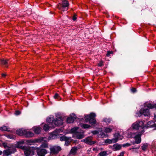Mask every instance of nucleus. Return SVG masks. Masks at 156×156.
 <instances>
[{
	"label": "nucleus",
	"instance_id": "obj_1",
	"mask_svg": "<svg viewBox=\"0 0 156 156\" xmlns=\"http://www.w3.org/2000/svg\"><path fill=\"white\" fill-rule=\"evenodd\" d=\"M96 114L94 112H91L90 114L85 115L84 119L86 122L89 123L93 126H95L97 123V121L95 119Z\"/></svg>",
	"mask_w": 156,
	"mask_h": 156
},
{
	"label": "nucleus",
	"instance_id": "obj_2",
	"mask_svg": "<svg viewBox=\"0 0 156 156\" xmlns=\"http://www.w3.org/2000/svg\"><path fill=\"white\" fill-rule=\"evenodd\" d=\"M36 147H27L25 146L24 150V154L25 156H32L34 154V151Z\"/></svg>",
	"mask_w": 156,
	"mask_h": 156
},
{
	"label": "nucleus",
	"instance_id": "obj_3",
	"mask_svg": "<svg viewBox=\"0 0 156 156\" xmlns=\"http://www.w3.org/2000/svg\"><path fill=\"white\" fill-rule=\"evenodd\" d=\"M69 5V2L64 0L62 2L61 4L59 3V5H58V8L62 11H64L68 10Z\"/></svg>",
	"mask_w": 156,
	"mask_h": 156
},
{
	"label": "nucleus",
	"instance_id": "obj_4",
	"mask_svg": "<svg viewBox=\"0 0 156 156\" xmlns=\"http://www.w3.org/2000/svg\"><path fill=\"white\" fill-rule=\"evenodd\" d=\"M144 132V130L143 129L141 131L138 132L136 134L134 137V139L135 140V141L133 143V144L134 145L135 144H138L141 143V137Z\"/></svg>",
	"mask_w": 156,
	"mask_h": 156
},
{
	"label": "nucleus",
	"instance_id": "obj_5",
	"mask_svg": "<svg viewBox=\"0 0 156 156\" xmlns=\"http://www.w3.org/2000/svg\"><path fill=\"white\" fill-rule=\"evenodd\" d=\"M138 116L140 117L142 115L144 116H148L150 115L149 109L147 108L144 109L141 108L139 111V113H137Z\"/></svg>",
	"mask_w": 156,
	"mask_h": 156
},
{
	"label": "nucleus",
	"instance_id": "obj_6",
	"mask_svg": "<svg viewBox=\"0 0 156 156\" xmlns=\"http://www.w3.org/2000/svg\"><path fill=\"white\" fill-rule=\"evenodd\" d=\"M92 137L89 136L87 137L84 139L82 140L81 141L85 143L90 145H92L96 143V141H93L92 140Z\"/></svg>",
	"mask_w": 156,
	"mask_h": 156
},
{
	"label": "nucleus",
	"instance_id": "obj_7",
	"mask_svg": "<svg viewBox=\"0 0 156 156\" xmlns=\"http://www.w3.org/2000/svg\"><path fill=\"white\" fill-rule=\"evenodd\" d=\"M36 150L38 156H45L47 153L46 150L39 147H36Z\"/></svg>",
	"mask_w": 156,
	"mask_h": 156
},
{
	"label": "nucleus",
	"instance_id": "obj_8",
	"mask_svg": "<svg viewBox=\"0 0 156 156\" xmlns=\"http://www.w3.org/2000/svg\"><path fill=\"white\" fill-rule=\"evenodd\" d=\"M62 148L59 146H55L50 148L51 153L53 154H57L61 151Z\"/></svg>",
	"mask_w": 156,
	"mask_h": 156
},
{
	"label": "nucleus",
	"instance_id": "obj_9",
	"mask_svg": "<svg viewBox=\"0 0 156 156\" xmlns=\"http://www.w3.org/2000/svg\"><path fill=\"white\" fill-rule=\"evenodd\" d=\"M63 123L62 119L61 116L56 118L54 119V124L55 126H61L63 125Z\"/></svg>",
	"mask_w": 156,
	"mask_h": 156
},
{
	"label": "nucleus",
	"instance_id": "obj_10",
	"mask_svg": "<svg viewBox=\"0 0 156 156\" xmlns=\"http://www.w3.org/2000/svg\"><path fill=\"white\" fill-rule=\"evenodd\" d=\"M76 118L77 117L76 115L74 113H72L69 117H68L66 120V122L68 123H72Z\"/></svg>",
	"mask_w": 156,
	"mask_h": 156
},
{
	"label": "nucleus",
	"instance_id": "obj_11",
	"mask_svg": "<svg viewBox=\"0 0 156 156\" xmlns=\"http://www.w3.org/2000/svg\"><path fill=\"white\" fill-rule=\"evenodd\" d=\"M122 145L118 143H116L112 146H110L109 148H111L113 151H116L119 150L122 148Z\"/></svg>",
	"mask_w": 156,
	"mask_h": 156
},
{
	"label": "nucleus",
	"instance_id": "obj_12",
	"mask_svg": "<svg viewBox=\"0 0 156 156\" xmlns=\"http://www.w3.org/2000/svg\"><path fill=\"white\" fill-rule=\"evenodd\" d=\"M54 117L53 116L50 115L48 117L46 120L47 122L48 123L49 125H52L54 123Z\"/></svg>",
	"mask_w": 156,
	"mask_h": 156
},
{
	"label": "nucleus",
	"instance_id": "obj_13",
	"mask_svg": "<svg viewBox=\"0 0 156 156\" xmlns=\"http://www.w3.org/2000/svg\"><path fill=\"white\" fill-rule=\"evenodd\" d=\"M24 132V136L26 137H30L34 136V133L30 131H27L25 130V131Z\"/></svg>",
	"mask_w": 156,
	"mask_h": 156
},
{
	"label": "nucleus",
	"instance_id": "obj_14",
	"mask_svg": "<svg viewBox=\"0 0 156 156\" xmlns=\"http://www.w3.org/2000/svg\"><path fill=\"white\" fill-rule=\"evenodd\" d=\"M12 153V151L9 149H6L3 151V156H8L10 155Z\"/></svg>",
	"mask_w": 156,
	"mask_h": 156
},
{
	"label": "nucleus",
	"instance_id": "obj_15",
	"mask_svg": "<svg viewBox=\"0 0 156 156\" xmlns=\"http://www.w3.org/2000/svg\"><path fill=\"white\" fill-rule=\"evenodd\" d=\"M25 129L23 128L19 129L16 131L17 134L19 136H23L24 135V132L25 131Z\"/></svg>",
	"mask_w": 156,
	"mask_h": 156
},
{
	"label": "nucleus",
	"instance_id": "obj_16",
	"mask_svg": "<svg viewBox=\"0 0 156 156\" xmlns=\"http://www.w3.org/2000/svg\"><path fill=\"white\" fill-rule=\"evenodd\" d=\"M120 136V134L119 133L115 134L114 135L115 138L111 140L112 141V143H116L119 140V136Z\"/></svg>",
	"mask_w": 156,
	"mask_h": 156
},
{
	"label": "nucleus",
	"instance_id": "obj_17",
	"mask_svg": "<svg viewBox=\"0 0 156 156\" xmlns=\"http://www.w3.org/2000/svg\"><path fill=\"white\" fill-rule=\"evenodd\" d=\"M76 138L78 139H81L84 137V135L83 133H81L79 132L78 133L76 134Z\"/></svg>",
	"mask_w": 156,
	"mask_h": 156
},
{
	"label": "nucleus",
	"instance_id": "obj_18",
	"mask_svg": "<svg viewBox=\"0 0 156 156\" xmlns=\"http://www.w3.org/2000/svg\"><path fill=\"white\" fill-rule=\"evenodd\" d=\"M8 60L3 59H1L0 61L2 65L4 66L5 67L7 68L8 67L7 64H8Z\"/></svg>",
	"mask_w": 156,
	"mask_h": 156
},
{
	"label": "nucleus",
	"instance_id": "obj_19",
	"mask_svg": "<svg viewBox=\"0 0 156 156\" xmlns=\"http://www.w3.org/2000/svg\"><path fill=\"white\" fill-rule=\"evenodd\" d=\"M137 123V121H136L132 124V126L133 129H135L136 130L139 129V124Z\"/></svg>",
	"mask_w": 156,
	"mask_h": 156
},
{
	"label": "nucleus",
	"instance_id": "obj_20",
	"mask_svg": "<svg viewBox=\"0 0 156 156\" xmlns=\"http://www.w3.org/2000/svg\"><path fill=\"white\" fill-rule=\"evenodd\" d=\"M78 128L76 127H74L73 128H72L70 130V132L72 133H74L75 135H76V134L78 133H79V132L77 131L78 130Z\"/></svg>",
	"mask_w": 156,
	"mask_h": 156
},
{
	"label": "nucleus",
	"instance_id": "obj_21",
	"mask_svg": "<svg viewBox=\"0 0 156 156\" xmlns=\"http://www.w3.org/2000/svg\"><path fill=\"white\" fill-rule=\"evenodd\" d=\"M44 139H46L45 137H40L35 140L34 142L39 143L43 141H45Z\"/></svg>",
	"mask_w": 156,
	"mask_h": 156
},
{
	"label": "nucleus",
	"instance_id": "obj_22",
	"mask_svg": "<svg viewBox=\"0 0 156 156\" xmlns=\"http://www.w3.org/2000/svg\"><path fill=\"white\" fill-rule=\"evenodd\" d=\"M108 155L107 151H104L99 153L97 156H106Z\"/></svg>",
	"mask_w": 156,
	"mask_h": 156
},
{
	"label": "nucleus",
	"instance_id": "obj_23",
	"mask_svg": "<svg viewBox=\"0 0 156 156\" xmlns=\"http://www.w3.org/2000/svg\"><path fill=\"white\" fill-rule=\"evenodd\" d=\"M34 131L37 134H39L41 132V128L40 127H34Z\"/></svg>",
	"mask_w": 156,
	"mask_h": 156
},
{
	"label": "nucleus",
	"instance_id": "obj_24",
	"mask_svg": "<svg viewBox=\"0 0 156 156\" xmlns=\"http://www.w3.org/2000/svg\"><path fill=\"white\" fill-rule=\"evenodd\" d=\"M48 148V144L45 142L43 143L41 145H40L39 148Z\"/></svg>",
	"mask_w": 156,
	"mask_h": 156
},
{
	"label": "nucleus",
	"instance_id": "obj_25",
	"mask_svg": "<svg viewBox=\"0 0 156 156\" xmlns=\"http://www.w3.org/2000/svg\"><path fill=\"white\" fill-rule=\"evenodd\" d=\"M148 146V144L147 143H145L143 144L141 147V148L142 150L145 151Z\"/></svg>",
	"mask_w": 156,
	"mask_h": 156
},
{
	"label": "nucleus",
	"instance_id": "obj_26",
	"mask_svg": "<svg viewBox=\"0 0 156 156\" xmlns=\"http://www.w3.org/2000/svg\"><path fill=\"white\" fill-rule=\"evenodd\" d=\"M77 150V148L76 147H73L72 148L70 152L72 153H76Z\"/></svg>",
	"mask_w": 156,
	"mask_h": 156
},
{
	"label": "nucleus",
	"instance_id": "obj_27",
	"mask_svg": "<svg viewBox=\"0 0 156 156\" xmlns=\"http://www.w3.org/2000/svg\"><path fill=\"white\" fill-rule=\"evenodd\" d=\"M138 123L139 124V127H141L143 129L144 127V123L142 121H137Z\"/></svg>",
	"mask_w": 156,
	"mask_h": 156
},
{
	"label": "nucleus",
	"instance_id": "obj_28",
	"mask_svg": "<svg viewBox=\"0 0 156 156\" xmlns=\"http://www.w3.org/2000/svg\"><path fill=\"white\" fill-rule=\"evenodd\" d=\"M49 126L48 124H45L44 125L43 129L45 131H47L49 130Z\"/></svg>",
	"mask_w": 156,
	"mask_h": 156
},
{
	"label": "nucleus",
	"instance_id": "obj_29",
	"mask_svg": "<svg viewBox=\"0 0 156 156\" xmlns=\"http://www.w3.org/2000/svg\"><path fill=\"white\" fill-rule=\"evenodd\" d=\"M91 126L90 125L85 124H83L82 126V127L84 129L90 128Z\"/></svg>",
	"mask_w": 156,
	"mask_h": 156
},
{
	"label": "nucleus",
	"instance_id": "obj_30",
	"mask_svg": "<svg viewBox=\"0 0 156 156\" xmlns=\"http://www.w3.org/2000/svg\"><path fill=\"white\" fill-rule=\"evenodd\" d=\"M0 130L2 131H9L8 128L5 126H3L0 127Z\"/></svg>",
	"mask_w": 156,
	"mask_h": 156
},
{
	"label": "nucleus",
	"instance_id": "obj_31",
	"mask_svg": "<svg viewBox=\"0 0 156 156\" xmlns=\"http://www.w3.org/2000/svg\"><path fill=\"white\" fill-rule=\"evenodd\" d=\"M112 131V129L110 128H106L104 130V131L106 133H109Z\"/></svg>",
	"mask_w": 156,
	"mask_h": 156
},
{
	"label": "nucleus",
	"instance_id": "obj_32",
	"mask_svg": "<svg viewBox=\"0 0 156 156\" xmlns=\"http://www.w3.org/2000/svg\"><path fill=\"white\" fill-rule=\"evenodd\" d=\"M68 137H67L66 136L64 135L60 138V140L61 141H65L66 140H67V139L69 138Z\"/></svg>",
	"mask_w": 156,
	"mask_h": 156
},
{
	"label": "nucleus",
	"instance_id": "obj_33",
	"mask_svg": "<svg viewBox=\"0 0 156 156\" xmlns=\"http://www.w3.org/2000/svg\"><path fill=\"white\" fill-rule=\"evenodd\" d=\"M71 137H69L67 140H66L65 141V145L66 146H68L70 144V142H71V141H69V139H71Z\"/></svg>",
	"mask_w": 156,
	"mask_h": 156
},
{
	"label": "nucleus",
	"instance_id": "obj_34",
	"mask_svg": "<svg viewBox=\"0 0 156 156\" xmlns=\"http://www.w3.org/2000/svg\"><path fill=\"white\" fill-rule=\"evenodd\" d=\"M58 136L59 134L55 131H54L51 133V136L52 137H58Z\"/></svg>",
	"mask_w": 156,
	"mask_h": 156
},
{
	"label": "nucleus",
	"instance_id": "obj_35",
	"mask_svg": "<svg viewBox=\"0 0 156 156\" xmlns=\"http://www.w3.org/2000/svg\"><path fill=\"white\" fill-rule=\"evenodd\" d=\"M111 121V119L110 118H105L103 119V121L106 122V123H109Z\"/></svg>",
	"mask_w": 156,
	"mask_h": 156
},
{
	"label": "nucleus",
	"instance_id": "obj_36",
	"mask_svg": "<svg viewBox=\"0 0 156 156\" xmlns=\"http://www.w3.org/2000/svg\"><path fill=\"white\" fill-rule=\"evenodd\" d=\"M53 98L55 99H57L58 100H60L61 99L60 96L57 93H55V95L53 96Z\"/></svg>",
	"mask_w": 156,
	"mask_h": 156
},
{
	"label": "nucleus",
	"instance_id": "obj_37",
	"mask_svg": "<svg viewBox=\"0 0 156 156\" xmlns=\"http://www.w3.org/2000/svg\"><path fill=\"white\" fill-rule=\"evenodd\" d=\"M25 146H20L19 143L18 142L17 145L16 146V147L17 148H20L23 150L25 149Z\"/></svg>",
	"mask_w": 156,
	"mask_h": 156
},
{
	"label": "nucleus",
	"instance_id": "obj_38",
	"mask_svg": "<svg viewBox=\"0 0 156 156\" xmlns=\"http://www.w3.org/2000/svg\"><path fill=\"white\" fill-rule=\"evenodd\" d=\"M147 107L149 108L152 109L155 108L154 104L153 105L151 104H149L147 105Z\"/></svg>",
	"mask_w": 156,
	"mask_h": 156
},
{
	"label": "nucleus",
	"instance_id": "obj_39",
	"mask_svg": "<svg viewBox=\"0 0 156 156\" xmlns=\"http://www.w3.org/2000/svg\"><path fill=\"white\" fill-rule=\"evenodd\" d=\"M105 142L106 144H111L112 143V141L109 139H107L105 141Z\"/></svg>",
	"mask_w": 156,
	"mask_h": 156
},
{
	"label": "nucleus",
	"instance_id": "obj_40",
	"mask_svg": "<svg viewBox=\"0 0 156 156\" xmlns=\"http://www.w3.org/2000/svg\"><path fill=\"white\" fill-rule=\"evenodd\" d=\"M7 143L3 142L2 143L3 146L4 147V148H10V147L7 145Z\"/></svg>",
	"mask_w": 156,
	"mask_h": 156
},
{
	"label": "nucleus",
	"instance_id": "obj_41",
	"mask_svg": "<svg viewBox=\"0 0 156 156\" xmlns=\"http://www.w3.org/2000/svg\"><path fill=\"white\" fill-rule=\"evenodd\" d=\"M131 145V144L130 143H126V144H123L122 145V146L123 147H129Z\"/></svg>",
	"mask_w": 156,
	"mask_h": 156
},
{
	"label": "nucleus",
	"instance_id": "obj_42",
	"mask_svg": "<svg viewBox=\"0 0 156 156\" xmlns=\"http://www.w3.org/2000/svg\"><path fill=\"white\" fill-rule=\"evenodd\" d=\"M91 133L93 134V135H97L99 133V132L97 130H94L92 131Z\"/></svg>",
	"mask_w": 156,
	"mask_h": 156
},
{
	"label": "nucleus",
	"instance_id": "obj_43",
	"mask_svg": "<svg viewBox=\"0 0 156 156\" xmlns=\"http://www.w3.org/2000/svg\"><path fill=\"white\" fill-rule=\"evenodd\" d=\"M27 142V144H28L30 145H31V144H30L31 143H34V142L31 140H27L26 141Z\"/></svg>",
	"mask_w": 156,
	"mask_h": 156
},
{
	"label": "nucleus",
	"instance_id": "obj_44",
	"mask_svg": "<svg viewBox=\"0 0 156 156\" xmlns=\"http://www.w3.org/2000/svg\"><path fill=\"white\" fill-rule=\"evenodd\" d=\"M112 53H113L112 51H107V53L106 54V56L107 57H109L110 56V54H112Z\"/></svg>",
	"mask_w": 156,
	"mask_h": 156
},
{
	"label": "nucleus",
	"instance_id": "obj_45",
	"mask_svg": "<svg viewBox=\"0 0 156 156\" xmlns=\"http://www.w3.org/2000/svg\"><path fill=\"white\" fill-rule=\"evenodd\" d=\"M7 137L11 139H13L14 138V136L12 135H8L7 136Z\"/></svg>",
	"mask_w": 156,
	"mask_h": 156
},
{
	"label": "nucleus",
	"instance_id": "obj_46",
	"mask_svg": "<svg viewBox=\"0 0 156 156\" xmlns=\"http://www.w3.org/2000/svg\"><path fill=\"white\" fill-rule=\"evenodd\" d=\"M15 113L16 115H19L21 114V112L19 110H16L15 111Z\"/></svg>",
	"mask_w": 156,
	"mask_h": 156
},
{
	"label": "nucleus",
	"instance_id": "obj_47",
	"mask_svg": "<svg viewBox=\"0 0 156 156\" xmlns=\"http://www.w3.org/2000/svg\"><path fill=\"white\" fill-rule=\"evenodd\" d=\"M103 62L102 61H101L98 64V66H99L101 67L103 65Z\"/></svg>",
	"mask_w": 156,
	"mask_h": 156
},
{
	"label": "nucleus",
	"instance_id": "obj_48",
	"mask_svg": "<svg viewBox=\"0 0 156 156\" xmlns=\"http://www.w3.org/2000/svg\"><path fill=\"white\" fill-rule=\"evenodd\" d=\"M131 91H132V92L133 93H135L136 92V88H132L131 89Z\"/></svg>",
	"mask_w": 156,
	"mask_h": 156
},
{
	"label": "nucleus",
	"instance_id": "obj_49",
	"mask_svg": "<svg viewBox=\"0 0 156 156\" xmlns=\"http://www.w3.org/2000/svg\"><path fill=\"white\" fill-rule=\"evenodd\" d=\"M76 16L77 15L75 14V15L73 16L72 18V20H73V21H75L77 19V18L76 17Z\"/></svg>",
	"mask_w": 156,
	"mask_h": 156
},
{
	"label": "nucleus",
	"instance_id": "obj_50",
	"mask_svg": "<svg viewBox=\"0 0 156 156\" xmlns=\"http://www.w3.org/2000/svg\"><path fill=\"white\" fill-rule=\"evenodd\" d=\"M140 147V146H138V147H133L132 148H130L129 149L130 150L131 149H138Z\"/></svg>",
	"mask_w": 156,
	"mask_h": 156
},
{
	"label": "nucleus",
	"instance_id": "obj_51",
	"mask_svg": "<svg viewBox=\"0 0 156 156\" xmlns=\"http://www.w3.org/2000/svg\"><path fill=\"white\" fill-rule=\"evenodd\" d=\"M124 153V152L122 151L120 153V154L119 155H120V156H123Z\"/></svg>",
	"mask_w": 156,
	"mask_h": 156
},
{
	"label": "nucleus",
	"instance_id": "obj_52",
	"mask_svg": "<svg viewBox=\"0 0 156 156\" xmlns=\"http://www.w3.org/2000/svg\"><path fill=\"white\" fill-rule=\"evenodd\" d=\"M71 141H73V143H76V142H77V140H73V139H71Z\"/></svg>",
	"mask_w": 156,
	"mask_h": 156
},
{
	"label": "nucleus",
	"instance_id": "obj_53",
	"mask_svg": "<svg viewBox=\"0 0 156 156\" xmlns=\"http://www.w3.org/2000/svg\"><path fill=\"white\" fill-rule=\"evenodd\" d=\"M18 143L20 144H24V142L23 141H20Z\"/></svg>",
	"mask_w": 156,
	"mask_h": 156
},
{
	"label": "nucleus",
	"instance_id": "obj_54",
	"mask_svg": "<svg viewBox=\"0 0 156 156\" xmlns=\"http://www.w3.org/2000/svg\"><path fill=\"white\" fill-rule=\"evenodd\" d=\"M6 76V75L4 73H2V77H5Z\"/></svg>",
	"mask_w": 156,
	"mask_h": 156
},
{
	"label": "nucleus",
	"instance_id": "obj_55",
	"mask_svg": "<svg viewBox=\"0 0 156 156\" xmlns=\"http://www.w3.org/2000/svg\"><path fill=\"white\" fill-rule=\"evenodd\" d=\"M154 119L155 121H156V115L154 114Z\"/></svg>",
	"mask_w": 156,
	"mask_h": 156
},
{
	"label": "nucleus",
	"instance_id": "obj_56",
	"mask_svg": "<svg viewBox=\"0 0 156 156\" xmlns=\"http://www.w3.org/2000/svg\"><path fill=\"white\" fill-rule=\"evenodd\" d=\"M93 151L97 150V148H94L93 149Z\"/></svg>",
	"mask_w": 156,
	"mask_h": 156
},
{
	"label": "nucleus",
	"instance_id": "obj_57",
	"mask_svg": "<svg viewBox=\"0 0 156 156\" xmlns=\"http://www.w3.org/2000/svg\"><path fill=\"white\" fill-rule=\"evenodd\" d=\"M2 151L0 150V155H2Z\"/></svg>",
	"mask_w": 156,
	"mask_h": 156
},
{
	"label": "nucleus",
	"instance_id": "obj_58",
	"mask_svg": "<svg viewBox=\"0 0 156 156\" xmlns=\"http://www.w3.org/2000/svg\"><path fill=\"white\" fill-rule=\"evenodd\" d=\"M115 17L117 19H119V17H118V16H115Z\"/></svg>",
	"mask_w": 156,
	"mask_h": 156
},
{
	"label": "nucleus",
	"instance_id": "obj_59",
	"mask_svg": "<svg viewBox=\"0 0 156 156\" xmlns=\"http://www.w3.org/2000/svg\"><path fill=\"white\" fill-rule=\"evenodd\" d=\"M150 122H148L147 123V124L148 125H149L150 124Z\"/></svg>",
	"mask_w": 156,
	"mask_h": 156
},
{
	"label": "nucleus",
	"instance_id": "obj_60",
	"mask_svg": "<svg viewBox=\"0 0 156 156\" xmlns=\"http://www.w3.org/2000/svg\"><path fill=\"white\" fill-rule=\"evenodd\" d=\"M154 127H155V128L156 129V124H154Z\"/></svg>",
	"mask_w": 156,
	"mask_h": 156
},
{
	"label": "nucleus",
	"instance_id": "obj_61",
	"mask_svg": "<svg viewBox=\"0 0 156 156\" xmlns=\"http://www.w3.org/2000/svg\"><path fill=\"white\" fill-rule=\"evenodd\" d=\"M100 149L101 150H103V148H100Z\"/></svg>",
	"mask_w": 156,
	"mask_h": 156
},
{
	"label": "nucleus",
	"instance_id": "obj_62",
	"mask_svg": "<svg viewBox=\"0 0 156 156\" xmlns=\"http://www.w3.org/2000/svg\"><path fill=\"white\" fill-rule=\"evenodd\" d=\"M129 138H132V137L131 136H131L129 137Z\"/></svg>",
	"mask_w": 156,
	"mask_h": 156
}]
</instances>
